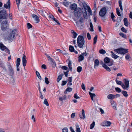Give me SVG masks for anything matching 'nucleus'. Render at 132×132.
Returning <instances> with one entry per match:
<instances>
[{
  "mask_svg": "<svg viewBox=\"0 0 132 132\" xmlns=\"http://www.w3.org/2000/svg\"><path fill=\"white\" fill-rule=\"evenodd\" d=\"M70 7L71 10H74V16L77 18H79L81 15V9L80 8H77V5L75 3L72 4Z\"/></svg>",
  "mask_w": 132,
  "mask_h": 132,
  "instance_id": "obj_1",
  "label": "nucleus"
},
{
  "mask_svg": "<svg viewBox=\"0 0 132 132\" xmlns=\"http://www.w3.org/2000/svg\"><path fill=\"white\" fill-rule=\"evenodd\" d=\"M77 43L78 46L80 48H82L85 43L84 37L82 36H79L77 38Z\"/></svg>",
  "mask_w": 132,
  "mask_h": 132,
  "instance_id": "obj_2",
  "label": "nucleus"
},
{
  "mask_svg": "<svg viewBox=\"0 0 132 132\" xmlns=\"http://www.w3.org/2000/svg\"><path fill=\"white\" fill-rule=\"evenodd\" d=\"M7 17V15L5 9L3 8L0 11V23L2 21L3 19H6Z\"/></svg>",
  "mask_w": 132,
  "mask_h": 132,
  "instance_id": "obj_3",
  "label": "nucleus"
},
{
  "mask_svg": "<svg viewBox=\"0 0 132 132\" xmlns=\"http://www.w3.org/2000/svg\"><path fill=\"white\" fill-rule=\"evenodd\" d=\"M9 28V23L7 20L3 21L1 23V29L3 31H5Z\"/></svg>",
  "mask_w": 132,
  "mask_h": 132,
  "instance_id": "obj_4",
  "label": "nucleus"
},
{
  "mask_svg": "<svg viewBox=\"0 0 132 132\" xmlns=\"http://www.w3.org/2000/svg\"><path fill=\"white\" fill-rule=\"evenodd\" d=\"M114 51L118 54L123 55H124L128 52V49L123 48H118L115 49Z\"/></svg>",
  "mask_w": 132,
  "mask_h": 132,
  "instance_id": "obj_5",
  "label": "nucleus"
},
{
  "mask_svg": "<svg viewBox=\"0 0 132 132\" xmlns=\"http://www.w3.org/2000/svg\"><path fill=\"white\" fill-rule=\"evenodd\" d=\"M16 31V29H14L12 31L8 37V39L9 40H13L15 38V32Z\"/></svg>",
  "mask_w": 132,
  "mask_h": 132,
  "instance_id": "obj_6",
  "label": "nucleus"
},
{
  "mask_svg": "<svg viewBox=\"0 0 132 132\" xmlns=\"http://www.w3.org/2000/svg\"><path fill=\"white\" fill-rule=\"evenodd\" d=\"M104 62L106 63H108V65L110 66L113 64V60H110V59L107 57L104 58Z\"/></svg>",
  "mask_w": 132,
  "mask_h": 132,
  "instance_id": "obj_7",
  "label": "nucleus"
},
{
  "mask_svg": "<svg viewBox=\"0 0 132 132\" xmlns=\"http://www.w3.org/2000/svg\"><path fill=\"white\" fill-rule=\"evenodd\" d=\"M106 13V7L102 8L100 10L99 12V15L102 17L104 16Z\"/></svg>",
  "mask_w": 132,
  "mask_h": 132,
  "instance_id": "obj_8",
  "label": "nucleus"
},
{
  "mask_svg": "<svg viewBox=\"0 0 132 132\" xmlns=\"http://www.w3.org/2000/svg\"><path fill=\"white\" fill-rule=\"evenodd\" d=\"M0 48L1 50L4 51L6 53L10 54V50L2 43H0Z\"/></svg>",
  "mask_w": 132,
  "mask_h": 132,
  "instance_id": "obj_9",
  "label": "nucleus"
},
{
  "mask_svg": "<svg viewBox=\"0 0 132 132\" xmlns=\"http://www.w3.org/2000/svg\"><path fill=\"white\" fill-rule=\"evenodd\" d=\"M125 85L122 84L121 86L124 89H126L129 87V81L128 80L125 79L124 80Z\"/></svg>",
  "mask_w": 132,
  "mask_h": 132,
  "instance_id": "obj_10",
  "label": "nucleus"
},
{
  "mask_svg": "<svg viewBox=\"0 0 132 132\" xmlns=\"http://www.w3.org/2000/svg\"><path fill=\"white\" fill-rule=\"evenodd\" d=\"M87 55V53L86 52L81 54L78 57V61L80 62L82 61L84 59V56H86Z\"/></svg>",
  "mask_w": 132,
  "mask_h": 132,
  "instance_id": "obj_11",
  "label": "nucleus"
},
{
  "mask_svg": "<svg viewBox=\"0 0 132 132\" xmlns=\"http://www.w3.org/2000/svg\"><path fill=\"white\" fill-rule=\"evenodd\" d=\"M82 4L83 6V7L84 9L85 12L84 13H83V16L84 18L85 19H87V12L86 11V4L85 3V2H84L82 3Z\"/></svg>",
  "mask_w": 132,
  "mask_h": 132,
  "instance_id": "obj_12",
  "label": "nucleus"
},
{
  "mask_svg": "<svg viewBox=\"0 0 132 132\" xmlns=\"http://www.w3.org/2000/svg\"><path fill=\"white\" fill-rule=\"evenodd\" d=\"M27 57L26 56L23 55L22 57V61L23 66L25 67L26 65L27 61L26 60Z\"/></svg>",
  "mask_w": 132,
  "mask_h": 132,
  "instance_id": "obj_13",
  "label": "nucleus"
},
{
  "mask_svg": "<svg viewBox=\"0 0 132 132\" xmlns=\"http://www.w3.org/2000/svg\"><path fill=\"white\" fill-rule=\"evenodd\" d=\"M32 17L34 18L36 23H38L39 22L40 20L38 17L35 14H32Z\"/></svg>",
  "mask_w": 132,
  "mask_h": 132,
  "instance_id": "obj_14",
  "label": "nucleus"
},
{
  "mask_svg": "<svg viewBox=\"0 0 132 132\" xmlns=\"http://www.w3.org/2000/svg\"><path fill=\"white\" fill-rule=\"evenodd\" d=\"M82 114H80L79 117L80 118L82 119H84L85 118V111L84 109H82L81 111Z\"/></svg>",
  "mask_w": 132,
  "mask_h": 132,
  "instance_id": "obj_15",
  "label": "nucleus"
},
{
  "mask_svg": "<svg viewBox=\"0 0 132 132\" xmlns=\"http://www.w3.org/2000/svg\"><path fill=\"white\" fill-rule=\"evenodd\" d=\"M51 62V63L52 65V66L53 68H55L56 66V63L53 59L52 58L50 60Z\"/></svg>",
  "mask_w": 132,
  "mask_h": 132,
  "instance_id": "obj_16",
  "label": "nucleus"
},
{
  "mask_svg": "<svg viewBox=\"0 0 132 132\" xmlns=\"http://www.w3.org/2000/svg\"><path fill=\"white\" fill-rule=\"evenodd\" d=\"M10 3L7 2L6 4H4V7L6 9H10Z\"/></svg>",
  "mask_w": 132,
  "mask_h": 132,
  "instance_id": "obj_17",
  "label": "nucleus"
},
{
  "mask_svg": "<svg viewBox=\"0 0 132 132\" xmlns=\"http://www.w3.org/2000/svg\"><path fill=\"white\" fill-rule=\"evenodd\" d=\"M94 68H96V67L98 66L99 64V61L98 60L96 59L94 61Z\"/></svg>",
  "mask_w": 132,
  "mask_h": 132,
  "instance_id": "obj_18",
  "label": "nucleus"
},
{
  "mask_svg": "<svg viewBox=\"0 0 132 132\" xmlns=\"http://www.w3.org/2000/svg\"><path fill=\"white\" fill-rule=\"evenodd\" d=\"M123 22L124 25L126 27H128V21L126 18H125L123 19Z\"/></svg>",
  "mask_w": 132,
  "mask_h": 132,
  "instance_id": "obj_19",
  "label": "nucleus"
},
{
  "mask_svg": "<svg viewBox=\"0 0 132 132\" xmlns=\"http://www.w3.org/2000/svg\"><path fill=\"white\" fill-rule=\"evenodd\" d=\"M107 98L113 100L114 98V96L111 94H110L107 96Z\"/></svg>",
  "mask_w": 132,
  "mask_h": 132,
  "instance_id": "obj_20",
  "label": "nucleus"
},
{
  "mask_svg": "<svg viewBox=\"0 0 132 132\" xmlns=\"http://www.w3.org/2000/svg\"><path fill=\"white\" fill-rule=\"evenodd\" d=\"M111 53H112V58H114L115 59H117L118 57H119L118 55H116L115 54L113 53V52L111 51Z\"/></svg>",
  "mask_w": 132,
  "mask_h": 132,
  "instance_id": "obj_21",
  "label": "nucleus"
},
{
  "mask_svg": "<svg viewBox=\"0 0 132 132\" xmlns=\"http://www.w3.org/2000/svg\"><path fill=\"white\" fill-rule=\"evenodd\" d=\"M104 125L103 126H109L110 125L111 123L110 121H106L104 122Z\"/></svg>",
  "mask_w": 132,
  "mask_h": 132,
  "instance_id": "obj_22",
  "label": "nucleus"
},
{
  "mask_svg": "<svg viewBox=\"0 0 132 132\" xmlns=\"http://www.w3.org/2000/svg\"><path fill=\"white\" fill-rule=\"evenodd\" d=\"M72 89L70 87H68L67 88L65 91L64 92V94H67V92H70L72 91Z\"/></svg>",
  "mask_w": 132,
  "mask_h": 132,
  "instance_id": "obj_23",
  "label": "nucleus"
},
{
  "mask_svg": "<svg viewBox=\"0 0 132 132\" xmlns=\"http://www.w3.org/2000/svg\"><path fill=\"white\" fill-rule=\"evenodd\" d=\"M103 67L104 68L106 69V70L109 71H110L111 69L109 67H108L106 64H103Z\"/></svg>",
  "mask_w": 132,
  "mask_h": 132,
  "instance_id": "obj_24",
  "label": "nucleus"
},
{
  "mask_svg": "<svg viewBox=\"0 0 132 132\" xmlns=\"http://www.w3.org/2000/svg\"><path fill=\"white\" fill-rule=\"evenodd\" d=\"M73 19L75 21H76V25H77V27H79L80 25H79V24L78 23V21L77 20L78 18H76V17H73Z\"/></svg>",
  "mask_w": 132,
  "mask_h": 132,
  "instance_id": "obj_25",
  "label": "nucleus"
},
{
  "mask_svg": "<svg viewBox=\"0 0 132 132\" xmlns=\"http://www.w3.org/2000/svg\"><path fill=\"white\" fill-rule=\"evenodd\" d=\"M20 58H18L16 60V66H19L20 64Z\"/></svg>",
  "mask_w": 132,
  "mask_h": 132,
  "instance_id": "obj_26",
  "label": "nucleus"
},
{
  "mask_svg": "<svg viewBox=\"0 0 132 132\" xmlns=\"http://www.w3.org/2000/svg\"><path fill=\"white\" fill-rule=\"evenodd\" d=\"M71 33L73 36V38H76L77 35V34L73 30L71 31Z\"/></svg>",
  "mask_w": 132,
  "mask_h": 132,
  "instance_id": "obj_27",
  "label": "nucleus"
},
{
  "mask_svg": "<svg viewBox=\"0 0 132 132\" xmlns=\"http://www.w3.org/2000/svg\"><path fill=\"white\" fill-rule=\"evenodd\" d=\"M0 67H1L4 70H5V71L6 70V68L4 66V64L2 62H0Z\"/></svg>",
  "mask_w": 132,
  "mask_h": 132,
  "instance_id": "obj_28",
  "label": "nucleus"
},
{
  "mask_svg": "<svg viewBox=\"0 0 132 132\" xmlns=\"http://www.w3.org/2000/svg\"><path fill=\"white\" fill-rule=\"evenodd\" d=\"M119 4V6L120 9L121 11H123V8L122 5V1L121 0H119L118 2Z\"/></svg>",
  "mask_w": 132,
  "mask_h": 132,
  "instance_id": "obj_29",
  "label": "nucleus"
},
{
  "mask_svg": "<svg viewBox=\"0 0 132 132\" xmlns=\"http://www.w3.org/2000/svg\"><path fill=\"white\" fill-rule=\"evenodd\" d=\"M71 62L70 61H69L68 62V66L69 68L70 71H72V67H71Z\"/></svg>",
  "mask_w": 132,
  "mask_h": 132,
  "instance_id": "obj_30",
  "label": "nucleus"
},
{
  "mask_svg": "<svg viewBox=\"0 0 132 132\" xmlns=\"http://www.w3.org/2000/svg\"><path fill=\"white\" fill-rule=\"evenodd\" d=\"M122 93L125 97H126L128 96L127 92L125 91H122Z\"/></svg>",
  "mask_w": 132,
  "mask_h": 132,
  "instance_id": "obj_31",
  "label": "nucleus"
},
{
  "mask_svg": "<svg viewBox=\"0 0 132 132\" xmlns=\"http://www.w3.org/2000/svg\"><path fill=\"white\" fill-rule=\"evenodd\" d=\"M116 103L114 102H112L111 103V105L113 107V108L116 110H117V108L116 106Z\"/></svg>",
  "mask_w": 132,
  "mask_h": 132,
  "instance_id": "obj_32",
  "label": "nucleus"
},
{
  "mask_svg": "<svg viewBox=\"0 0 132 132\" xmlns=\"http://www.w3.org/2000/svg\"><path fill=\"white\" fill-rule=\"evenodd\" d=\"M63 75V74L61 75L58 76V77L57 78V82H59L61 80V79H62V76Z\"/></svg>",
  "mask_w": 132,
  "mask_h": 132,
  "instance_id": "obj_33",
  "label": "nucleus"
},
{
  "mask_svg": "<svg viewBox=\"0 0 132 132\" xmlns=\"http://www.w3.org/2000/svg\"><path fill=\"white\" fill-rule=\"evenodd\" d=\"M90 29V30L91 31H94L93 26L92 22H90L89 24Z\"/></svg>",
  "mask_w": 132,
  "mask_h": 132,
  "instance_id": "obj_34",
  "label": "nucleus"
},
{
  "mask_svg": "<svg viewBox=\"0 0 132 132\" xmlns=\"http://www.w3.org/2000/svg\"><path fill=\"white\" fill-rule=\"evenodd\" d=\"M95 123L94 121H93L92 123L90 125V129H92L94 128L95 125Z\"/></svg>",
  "mask_w": 132,
  "mask_h": 132,
  "instance_id": "obj_35",
  "label": "nucleus"
},
{
  "mask_svg": "<svg viewBox=\"0 0 132 132\" xmlns=\"http://www.w3.org/2000/svg\"><path fill=\"white\" fill-rule=\"evenodd\" d=\"M99 52L101 54H104L106 53V52L104 50L102 49L99 51Z\"/></svg>",
  "mask_w": 132,
  "mask_h": 132,
  "instance_id": "obj_36",
  "label": "nucleus"
},
{
  "mask_svg": "<svg viewBox=\"0 0 132 132\" xmlns=\"http://www.w3.org/2000/svg\"><path fill=\"white\" fill-rule=\"evenodd\" d=\"M10 75L12 76L14 75V72L13 69L9 70Z\"/></svg>",
  "mask_w": 132,
  "mask_h": 132,
  "instance_id": "obj_37",
  "label": "nucleus"
},
{
  "mask_svg": "<svg viewBox=\"0 0 132 132\" xmlns=\"http://www.w3.org/2000/svg\"><path fill=\"white\" fill-rule=\"evenodd\" d=\"M69 50L70 52H73L74 50L73 47L71 45L69 47Z\"/></svg>",
  "mask_w": 132,
  "mask_h": 132,
  "instance_id": "obj_38",
  "label": "nucleus"
},
{
  "mask_svg": "<svg viewBox=\"0 0 132 132\" xmlns=\"http://www.w3.org/2000/svg\"><path fill=\"white\" fill-rule=\"evenodd\" d=\"M116 10L117 12V13L118 15L120 16H121V15L120 13L119 9L118 8H116Z\"/></svg>",
  "mask_w": 132,
  "mask_h": 132,
  "instance_id": "obj_39",
  "label": "nucleus"
},
{
  "mask_svg": "<svg viewBox=\"0 0 132 132\" xmlns=\"http://www.w3.org/2000/svg\"><path fill=\"white\" fill-rule=\"evenodd\" d=\"M97 36L96 35L94 39V44H95L96 43Z\"/></svg>",
  "mask_w": 132,
  "mask_h": 132,
  "instance_id": "obj_40",
  "label": "nucleus"
},
{
  "mask_svg": "<svg viewBox=\"0 0 132 132\" xmlns=\"http://www.w3.org/2000/svg\"><path fill=\"white\" fill-rule=\"evenodd\" d=\"M82 68L81 67L79 66L77 68V71L78 72H80L82 70Z\"/></svg>",
  "mask_w": 132,
  "mask_h": 132,
  "instance_id": "obj_41",
  "label": "nucleus"
},
{
  "mask_svg": "<svg viewBox=\"0 0 132 132\" xmlns=\"http://www.w3.org/2000/svg\"><path fill=\"white\" fill-rule=\"evenodd\" d=\"M119 35L121 36L124 38H126L127 37L126 36L125 34H124L123 33L120 32L119 34Z\"/></svg>",
  "mask_w": 132,
  "mask_h": 132,
  "instance_id": "obj_42",
  "label": "nucleus"
},
{
  "mask_svg": "<svg viewBox=\"0 0 132 132\" xmlns=\"http://www.w3.org/2000/svg\"><path fill=\"white\" fill-rule=\"evenodd\" d=\"M130 58V54H128L125 55V58L126 60H128Z\"/></svg>",
  "mask_w": 132,
  "mask_h": 132,
  "instance_id": "obj_43",
  "label": "nucleus"
},
{
  "mask_svg": "<svg viewBox=\"0 0 132 132\" xmlns=\"http://www.w3.org/2000/svg\"><path fill=\"white\" fill-rule=\"evenodd\" d=\"M44 103L47 106L49 105V104L47 102V100L46 99H45L44 102Z\"/></svg>",
  "mask_w": 132,
  "mask_h": 132,
  "instance_id": "obj_44",
  "label": "nucleus"
},
{
  "mask_svg": "<svg viewBox=\"0 0 132 132\" xmlns=\"http://www.w3.org/2000/svg\"><path fill=\"white\" fill-rule=\"evenodd\" d=\"M115 89L116 91L118 93H120L121 91V90L119 88L116 87Z\"/></svg>",
  "mask_w": 132,
  "mask_h": 132,
  "instance_id": "obj_45",
  "label": "nucleus"
},
{
  "mask_svg": "<svg viewBox=\"0 0 132 132\" xmlns=\"http://www.w3.org/2000/svg\"><path fill=\"white\" fill-rule=\"evenodd\" d=\"M62 132H68V130L67 128L65 127L63 128L62 130Z\"/></svg>",
  "mask_w": 132,
  "mask_h": 132,
  "instance_id": "obj_46",
  "label": "nucleus"
},
{
  "mask_svg": "<svg viewBox=\"0 0 132 132\" xmlns=\"http://www.w3.org/2000/svg\"><path fill=\"white\" fill-rule=\"evenodd\" d=\"M116 81L117 84L121 85H121L122 84V82L119 80H116Z\"/></svg>",
  "mask_w": 132,
  "mask_h": 132,
  "instance_id": "obj_47",
  "label": "nucleus"
},
{
  "mask_svg": "<svg viewBox=\"0 0 132 132\" xmlns=\"http://www.w3.org/2000/svg\"><path fill=\"white\" fill-rule=\"evenodd\" d=\"M84 19L82 17H81L79 20V22H80V23H83L84 21Z\"/></svg>",
  "mask_w": 132,
  "mask_h": 132,
  "instance_id": "obj_48",
  "label": "nucleus"
},
{
  "mask_svg": "<svg viewBox=\"0 0 132 132\" xmlns=\"http://www.w3.org/2000/svg\"><path fill=\"white\" fill-rule=\"evenodd\" d=\"M67 81L68 82H72V77H69Z\"/></svg>",
  "mask_w": 132,
  "mask_h": 132,
  "instance_id": "obj_49",
  "label": "nucleus"
},
{
  "mask_svg": "<svg viewBox=\"0 0 132 132\" xmlns=\"http://www.w3.org/2000/svg\"><path fill=\"white\" fill-rule=\"evenodd\" d=\"M45 82L47 84H48L50 82L49 81H48V79L47 78H45Z\"/></svg>",
  "mask_w": 132,
  "mask_h": 132,
  "instance_id": "obj_50",
  "label": "nucleus"
},
{
  "mask_svg": "<svg viewBox=\"0 0 132 132\" xmlns=\"http://www.w3.org/2000/svg\"><path fill=\"white\" fill-rule=\"evenodd\" d=\"M89 93L91 97H95L96 96V95L95 94L92 93L90 92H89Z\"/></svg>",
  "mask_w": 132,
  "mask_h": 132,
  "instance_id": "obj_51",
  "label": "nucleus"
},
{
  "mask_svg": "<svg viewBox=\"0 0 132 132\" xmlns=\"http://www.w3.org/2000/svg\"><path fill=\"white\" fill-rule=\"evenodd\" d=\"M63 4L65 6H67L69 5V3L68 2H64L63 3Z\"/></svg>",
  "mask_w": 132,
  "mask_h": 132,
  "instance_id": "obj_52",
  "label": "nucleus"
},
{
  "mask_svg": "<svg viewBox=\"0 0 132 132\" xmlns=\"http://www.w3.org/2000/svg\"><path fill=\"white\" fill-rule=\"evenodd\" d=\"M20 0H16V3L18 8H19V5L20 3Z\"/></svg>",
  "mask_w": 132,
  "mask_h": 132,
  "instance_id": "obj_53",
  "label": "nucleus"
},
{
  "mask_svg": "<svg viewBox=\"0 0 132 132\" xmlns=\"http://www.w3.org/2000/svg\"><path fill=\"white\" fill-rule=\"evenodd\" d=\"M87 36L88 39V40H90L91 39V37L90 35V34L89 32H88L87 34Z\"/></svg>",
  "mask_w": 132,
  "mask_h": 132,
  "instance_id": "obj_54",
  "label": "nucleus"
},
{
  "mask_svg": "<svg viewBox=\"0 0 132 132\" xmlns=\"http://www.w3.org/2000/svg\"><path fill=\"white\" fill-rule=\"evenodd\" d=\"M7 67L9 68V70L13 69L12 66L10 64H9L7 65Z\"/></svg>",
  "mask_w": 132,
  "mask_h": 132,
  "instance_id": "obj_55",
  "label": "nucleus"
},
{
  "mask_svg": "<svg viewBox=\"0 0 132 132\" xmlns=\"http://www.w3.org/2000/svg\"><path fill=\"white\" fill-rule=\"evenodd\" d=\"M27 26L28 29L31 28L32 27V26L29 23H27Z\"/></svg>",
  "mask_w": 132,
  "mask_h": 132,
  "instance_id": "obj_56",
  "label": "nucleus"
},
{
  "mask_svg": "<svg viewBox=\"0 0 132 132\" xmlns=\"http://www.w3.org/2000/svg\"><path fill=\"white\" fill-rule=\"evenodd\" d=\"M86 6H87V8L88 9V12L90 13V14L92 13V11L91 9H90V7L88 6H87V5Z\"/></svg>",
  "mask_w": 132,
  "mask_h": 132,
  "instance_id": "obj_57",
  "label": "nucleus"
},
{
  "mask_svg": "<svg viewBox=\"0 0 132 132\" xmlns=\"http://www.w3.org/2000/svg\"><path fill=\"white\" fill-rule=\"evenodd\" d=\"M52 19L53 21L56 22L59 25H60V23H59V22L57 20L55 19L54 17H53V18H52Z\"/></svg>",
  "mask_w": 132,
  "mask_h": 132,
  "instance_id": "obj_58",
  "label": "nucleus"
},
{
  "mask_svg": "<svg viewBox=\"0 0 132 132\" xmlns=\"http://www.w3.org/2000/svg\"><path fill=\"white\" fill-rule=\"evenodd\" d=\"M74 97L75 98H76V99H78V98H80V97H79L77 96V94H76V93L74 94Z\"/></svg>",
  "mask_w": 132,
  "mask_h": 132,
  "instance_id": "obj_59",
  "label": "nucleus"
},
{
  "mask_svg": "<svg viewBox=\"0 0 132 132\" xmlns=\"http://www.w3.org/2000/svg\"><path fill=\"white\" fill-rule=\"evenodd\" d=\"M121 30L122 31L124 32H126L127 31V30L126 29L123 27H122V28L121 29Z\"/></svg>",
  "mask_w": 132,
  "mask_h": 132,
  "instance_id": "obj_60",
  "label": "nucleus"
},
{
  "mask_svg": "<svg viewBox=\"0 0 132 132\" xmlns=\"http://www.w3.org/2000/svg\"><path fill=\"white\" fill-rule=\"evenodd\" d=\"M67 83V81H63L61 84L62 86H64Z\"/></svg>",
  "mask_w": 132,
  "mask_h": 132,
  "instance_id": "obj_61",
  "label": "nucleus"
},
{
  "mask_svg": "<svg viewBox=\"0 0 132 132\" xmlns=\"http://www.w3.org/2000/svg\"><path fill=\"white\" fill-rule=\"evenodd\" d=\"M41 67L42 68L44 69H47L46 65L44 64H43L42 65Z\"/></svg>",
  "mask_w": 132,
  "mask_h": 132,
  "instance_id": "obj_62",
  "label": "nucleus"
},
{
  "mask_svg": "<svg viewBox=\"0 0 132 132\" xmlns=\"http://www.w3.org/2000/svg\"><path fill=\"white\" fill-rule=\"evenodd\" d=\"M68 72H69V71L68 70V71H67L66 72H64V74L65 76L66 77H67V76H68Z\"/></svg>",
  "mask_w": 132,
  "mask_h": 132,
  "instance_id": "obj_63",
  "label": "nucleus"
},
{
  "mask_svg": "<svg viewBox=\"0 0 132 132\" xmlns=\"http://www.w3.org/2000/svg\"><path fill=\"white\" fill-rule=\"evenodd\" d=\"M39 11L40 13L42 15H44V11H43L42 10H40Z\"/></svg>",
  "mask_w": 132,
  "mask_h": 132,
  "instance_id": "obj_64",
  "label": "nucleus"
}]
</instances>
